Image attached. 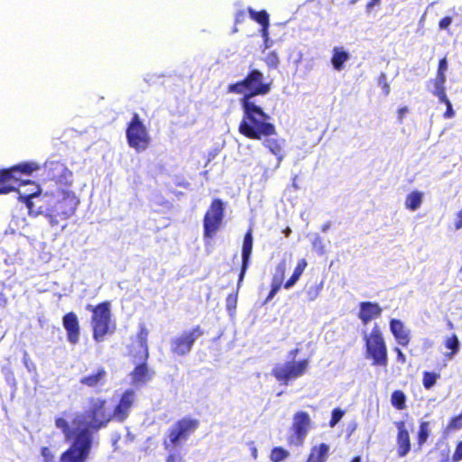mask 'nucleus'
Instances as JSON below:
<instances>
[{
    "label": "nucleus",
    "mask_w": 462,
    "mask_h": 462,
    "mask_svg": "<svg viewBox=\"0 0 462 462\" xmlns=\"http://www.w3.org/2000/svg\"><path fill=\"white\" fill-rule=\"evenodd\" d=\"M452 23V17L450 16H445L443 17L439 23V29L441 30H444V29H447Z\"/></svg>",
    "instance_id": "49"
},
{
    "label": "nucleus",
    "mask_w": 462,
    "mask_h": 462,
    "mask_svg": "<svg viewBox=\"0 0 462 462\" xmlns=\"http://www.w3.org/2000/svg\"><path fill=\"white\" fill-rule=\"evenodd\" d=\"M242 118L238 125V132L250 140H262L276 134L275 125L270 122V116L256 101H239Z\"/></svg>",
    "instance_id": "1"
},
{
    "label": "nucleus",
    "mask_w": 462,
    "mask_h": 462,
    "mask_svg": "<svg viewBox=\"0 0 462 462\" xmlns=\"http://www.w3.org/2000/svg\"><path fill=\"white\" fill-rule=\"evenodd\" d=\"M245 12L244 10H240L236 14L235 16V23L238 24L245 21Z\"/></svg>",
    "instance_id": "50"
},
{
    "label": "nucleus",
    "mask_w": 462,
    "mask_h": 462,
    "mask_svg": "<svg viewBox=\"0 0 462 462\" xmlns=\"http://www.w3.org/2000/svg\"><path fill=\"white\" fill-rule=\"evenodd\" d=\"M55 426L63 432L66 439H73V438H75V434L79 430H71L69 427V421L66 419L61 418V417H57L55 419Z\"/></svg>",
    "instance_id": "34"
},
{
    "label": "nucleus",
    "mask_w": 462,
    "mask_h": 462,
    "mask_svg": "<svg viewBox=\"0 0 462 462\" xmlns=\"http://www.w3.org/2000/svg\"><path fill=\"white\" fill-rule=\"evenodd\" d=\"M421 202L422 193L418 190H414L407 195L405 199V207L408 209L414 211L420 207Z\"/></svg>",
    "instance_id": "32"
},
{
    "label": "nucleus",
    "mask_w": 462,
    "mask_h": 462,
    "mask_svg": "<svg viewBox=\"0 0 462 462\" xmlns=\"http://www.w3.org/2000/svg\"><path fill=\"white\" fill-rule=\"evenodd\" d=\"M389 327L396 343L401 346L407 347L410 345L411 335L404 323L398 319H391Z\"/></svg>",
    "instance_id": "22"
},
{
    "label": "nucleus",
    "mask_w": 462,
    "mask_h": 462,
    "mask_svg": "<svg viewBox=\"0 0 462 462\" xmlns=\"http://www.w3.org/2000/svg\"><path fill=\"white\" fill-rule=\"evenodd\" d=\"M440 378V374L430 371H424L422 373V385L425 389H431Z\"/></svg>",
    "instance_id": "36"
},
{
    "label": "nucleus",
    "mask_w": 462,
    "mask_h": 462,
    "mask_svg": "<svg viewBox=\"0 0 462 462\" xmlns=\"http://www.w3.org/2000/svg\"><path fill=\"white\" fill-rule=\"evenodd\" d=\"M430 82L432 83L434 87L432 94L436 96L439 98V100L445 99V97H447L445 88L446 78L436 76V78L434 79H431Z\"/></svg>",
    "instance_id": "33"
},
{
    "label": "nucleus",
    "mask_w": 462,
    "mask_h": 462,
    "mask_svg": "<svg viewBox=\"0 0 462 462\" xmlns=\"http://www.w3.org/2000/svg\"><path fill=\"white\" fill-rule=\"evenodd\" d=\"M125 135L128 145L136 152L144 151L150 145L151 138L148 130L137 113L133 115L128 123Z\"/></svg>",
    "instance_id": "12"
},
{
    "label": "nucleus",
    "mask_w": 462,
    "mask_h": 462,
    "mask_svg": "<svg viewBox=\"0 0 462 462\" xmlns=\"http://www.w3.org/2000/svg\"><path fill=\"white\" fill-rule=\"evenodd\" d=\"M455 226L457 229L462 227V208L457 214V220L455 222Z\"/></svg>",
    "instance_id": "52"
},
{
    "label": "nucleus",
    "mask_w": 462,
    "mask_h": 462,
    "mask_svg": "<svg viewBox=\"0 0 462 462\" xmlns=\"http://www.w3.org/2000/svg\"><path fill=\"white\" fill-rule=\"evenodd\" d=\"M39 194H40V189H39V187L36 186L35 190L30 194H26V193H23V192L19 191V198L22 199V201H23L26 204V206L31 210L32 206V199L38 196Z\"/></svg>",
    "instance_id": "39"
},
{
    "label": "nucleus",
    "mask_w": 462,
    "mask_h": 462,
    "mask_svg": "<svg viewBox=\"0 0 462 462\" xmlns=\"http://www.w3.org/2000/svg\"><path fill=\"white\" fill-rule=\"evenodd\" d=\"M330 447L327 443H319L310 448L304 462H327L329 457Z\"/></svg>",
    "instance_id": "26"
},
{
    "label": "nucleus",
    "mask_w": 462,
    "mask_h": 462,
    "mask_svg": "<svg viewBox=\"0 0 462 462\" xmlns=\"http://www.w3.org/2000/svg\"><path fill=\"white\" fill-rule=\"evenodd\" d=\"M393 351L396 354V360H397L398 363H400V364L406 363V356L403 354V352L398 346H395L393 348Z\"/></svg>",
    "instance_id": "48"
},
{
    "label": "nucleus",
    "mask_w": 462,
    "mask_h": 462,
    "mask_svg": "<svg viewBox=\"0 0 462 462\" xmlns=\"http://www.w3.org/2000/svg\"><path fill=\"white\" fill-rule=\"evenodd\" d=\"M345 411L339 408H336L332 411L331 419L329 420V426L335 427L344 416Z\"/></svg>",
    "instance_id": "41"
},
{
    "label": "nucleus",
    "mask_w": 462,
    "mask_h": 462,
    "mask_svg": "<svg viewBox=\"0 0 462 462\" xmlns=\"http://www.w3.org/2000/svg\"><path fill=\"white\" fill-rule=\"evenodd\" d=\"M462 461V440L456 445L455 451L452 455V462Z\"/></svg>",
    "instance_id": "47"
},
{
    "label": "nucleus",
    "mask_w": 462,
    "mask_h": 462,
    "mask_svg": "<svg viewBox=\"0 0 462 462\" xmlns=\"http://www.w3.org/2000/svg\"><path fill=\"white\" fill-rule=\"evenodd\" d=\"M309 359L299 361L291 360L283 364L276 365L271 374L282 384L287 385L290 382L304 375L309 368Z\"/></svg>",
    "instance_id": "13"
},
{
    "label": "nucleus",
    "mask_w": 462,
    "mask_h": 462,
    "mask_svg": "<svg viewBox=\"0 0 462 462\" xmlns=\"http://www.w3.org/2000/svg\"><path fill=\"white\" fill-rule=\"evenodd\" d=\"M377 84L383 89L384 96L390 93V86L387 82V76L384 72H381L377 77Z\"/></svg>",
    "instance_id": "40"
},
{
    "label": "nucleus",
    "mask_w": 462,
    "mask_h": 462,
    "mask_svg": "<svg viewBox=\"0 0 462 462\" xmlns=\"http://www.w3.org/2000/svg\"><path fill=\"white\" fill-rule=\"evenodd\" d=\"M205 334L199 326H194L190 330H185L171 339V352L177 356H184L189 354L196 340Z\"/></svg>",
    "instance_id": "15"
},
{
    "label": "nucleus",
    "mask_w": 462,
    "mask_h": 462,
    "mask_svg": "<svg viewBox=\"0 0 462 462\" xmlns=\"http://www.w3.org/2000/svg\"><path fill=\"white\" fill-rule=\"evenodd\" d=\"M251 455H252V457H253L254 459H256V458H257L258 451H257L256 447H254H254H252V448H251Z\"/></svg>",
    "instance_id": "54"
},
{
    "label": "nucleus",
    "mask_w": 462,
    "mask_h": 462,
    "mask_svg": "<svg viewBox=\"0 0 462 462\" xmlns=\"http://www.w3.org/2000/svg\"><path fill=\"white\" fill-rule=\"evenodd\" d=\"M383 309L377 302L374 301H362L359 303V310L357 313L358 319L362 324L367 325L374 319L381 317Z\"/></svg>",
    "instance_id": "23"
},
{
    "label": "nucleus",
    "mask_w": 462,
    "mask_h": 462,
    "mask_svg": "<svg viewBox=\"0 0 462 462\" xmlns=\"http://www.w3.org/2000/svg\"><path fill=\"white\" fill-rule=\"evenodd\" d=\"M247 12L250 17L261 25V35L264 42H267L269 39L270 25L269 14L265 10L255 11L252 7H248Z\"/></svg>",
    "instance_id": "25"
},
{
    "label": "nucleus",
    "mask_w": 462,
    "mask_h": 462,
    "mask_svg": "<svg viewBox=\"0 0 462 462\" xmlns=\"http://www.w3.org/2000/svg\"><path fill=\"white\" fill-rule=\"evenodd\" d=\"M307 265L308 263L306 259L302 258L299 260L291 276L284 282L286 263L285 261H281L276 265L275 273L272 277V282L283 285L284 289H290L300 280Z\"/></svg>",
    "instance_id": "18"
},
{
    "label": "nucleus",
    "mask_w": 462,
    "mask_h": 462,
    "mask_svg": "<svg viewBox=\"0 0 462 462\" xmlns=\"http://www.w3.org/2000/svg\"><path fill=\"white\" fill-rule=\"evenodd\" d=\"M448 69V60L447 58L444 57L439 60L438 64L437 75L438 77L446 78V71Z\"/></svg>",
    "instance_id": "44"
},
{
    "label": "nucleus",
    "mask_w": 462,
    "mask_h": 462,
    "mask_svg": "<svg viewBox=\"0 0 462 462\" xmlns=\"http://www.w3.org/2000/svg\"><path fill=\"white\" fill-rule=\"evenodd\" d=\"M430 423L427 420H422L419 424L418 431L416 434V451L420 450L427 442L430 434Z\"/></svg>",
    "instance_id": "29"
},
{
    "label": "nucleus",
    "mask_w": 462,
    "mask_h": 462,
    "mask_svg": "<svg viewBox=\"0 0 462 462\" xmlns=\"http://www.w3.org/2000/svg\"><path fill=\"white\" fill-rule=\"evenodd\" d=\"M41 454L43 457V462H56L55 455L49 447H42Z\"/></svg>",
    "instance_id": "42"
},
{
    "label": "nucleus",
    "mask_w": 462,
    "mask_h": 462,
    "mask_svg": "<svg viewBox=\"0 0 462 462\" xmlns=\"http://www.w3.org/2000/svg\"><path fill=\"white\" fill-rule=\"evenodd\" d=\"M62 326L67 334L68 342L72 345H78L80 340V324L77 314L69 311L62 317Z\"/></svg>",
    "instance_id": "19"
},
{
    "label": "nucleus",
    "mask_w": 462,
    "mask_h": 462,
    "mask_svg": "<svg viewBox=\"0 0 462 462\" xmlns=\"http://www.w3.org/2000/svg\"><path fill=\"white\" fill-rule=\"evenodd\" d=\"M253 232L252 229H248L243 239L242 245V263L238 275L237 288L240 287L244 281L245 275L250 264V259L253 252Z\"/></svg>",
    "instance_id": "21"
},
{
    "label": "nucleus",
    "mask_w": 462,
    "mask_h": 462,
    "mask_svg": "<svg viewBox=\"0 0 462 462\" xmlns=\"http://www.w3.org/2000/svg\"><path fill=\"white\" fill-rule=\"evenodd\" d=\"M440 103H444L447 106L446 111L444 112V118L448 119L452 118L455 116V112L452 108V104L450 100L448 98V97H445V99H439Z\"/></svg>",
    "instance_id": "43"
},
{
    "label": "nucleus",
    "mask_w": 462,
    "mask_h": 462,
    "mask_svg": "<svg viewBox=\"0 0 462 462\" xmlns=\"http://www.w3.org/2000/svg\"><path fill=\"white\" fill-rule=\"evenodd\" d=\"M323 288V282H308L305 285L304 292L306 295V298L309 301L315 300L319 295L320 294V291Z\"/></svg>",
    "instance_id": "31"
},
{
    "label": "nucleus",
    "mask_w": 462,
    "mask_h": 462,
    "mask_svg": "<svg viewBox=\"0 0 462 462\" xmlns=\"http://www.w3.org/2000/svg\"><path fill=\"white\" fill-rule=\"evenodd\" d=\"M136 392L133 388L125 389L119 396V399L111 412L113 420L117 422L125 421L130 416L131 411L136 403Z\"/></svg>",
    "instance_id": "17"
},
{
    "label": "nucleus",
    "mask_w": 462,
    "mask_h": 462,
    "mask_svg": "<svg viewBox=\"0 0 462 462\" xmlns=\"http://www.w3.org/2000/svg\"><path fill=\"white\" fill-rule=\"evenodd\" d=\"M350 462H361V457L360 456H356L354 457Z\"/></svg>",
    "instance_id": "55"
},
{
    "label": "nucleus",
    "mask_w": 462,
    "mask_h": 462,
    "mask_svg": "<svg viewBox=\"0 0 462 462\" xmlns=\"http://www.w3.org/2000/svg\"><path fill=\"white\" fill-rule=\"evenodd\" d=\"M181 461H182V457L179 454L171 453V454H169L166 457V462H181Z\"/></svg>",
    "instance_id": "51"
},
{
    "label": "nucleus",
    "mask_w": 462,
    "mask_h": 462,
    "mask_svg": "<svg viewBox=\"0 0 462 462\" xmlns=\"http://www.w3.org/2000/svg\"><path fill=\"white\" fill-rule=\"evenodd\" d=\"M224 218V204L220 199H214L203 218L204 237H212L220 228Z\"/></svg>",
    "instance_id": "16"
},
{
    "label": "nucleus",
    "mask_w": 462,
    "mask_h": 462,
    "mask_svg": "<svg viewBox=\"0 0 462 462\" xmlns=\"http://www.w3.org/2000/svg\"><path fill=\"white\" fill-rule=\"evenodd\" d=\"M408 111L407 107H401L398 109L399 119L402 120L404 114Z\"/></svg>",
    "instance_id": "53"
},
{
    "label": "nucleus",
    "mask_w": 462,
    "mask_h": 462,
    "mask_svg": "<svg viewBox=\"0 0 462 462\" xmlns=\"http://www.w3.org/2000/svg\"><path fill=\"white\" fill-rule=\"evenodd\" d=\"M350 58V55L343 47H335L332 51L331 63L333 68L340 71L344 69V64Z\"/></svg>",
    "instance_id": "28"
},
{
    "label": "nucleus",
    "mask_w": 462,
    "mask_h": 462,
    "mask_svg": "<svg viewBox=\"0 0 462 462\" xmlns=\"http://www.w3.org/2000/svg\"><path fill=\"white\" fill-rule=\"evenodd\" d=\"M44 183L49 187H55L54 190L68 189L72 185L73 173L59 160H47L43 164Z\"/></svg>",
    "instance_id": "8"
},
{
    "label": "nucleus",
    "mask_w": 462,
    "mask_h": 462,
    "mask_svg": "<svg viewBox=\"0 0 462 462\" xmlns=\"http://www.w3.org/2000/svg\"><path fill=\"white\" fill-rule=\"evenodd\" d=\"M236 302H237V294L236 293L228 294L226 299L227 310L228 311L235 310V309L236 307Z\"/></svg>",
    "instance_id": "45"
},
{
    "label": "nucleus",
    "mask_w": 462,
    "mask_h": 462,
    "mask_svg": "<svg viewBox=\"0 0 462 462\" xmlns=\"http://www.w3.org/2000/svg\"><path fill=\"white\" fill-rule=\"evenodd\" d=\"M263 61L269 69H276L280 64V59L274 51L268 52Z\"/></svg>",
    "instance_id": "38"
},
{
    "label": "nucleus",
    "mask_w": 462,
    "mask_h": 462,
    "mask_svg": "<svg viewBox=\"0 0 462 462\" xmlns=\"http://www.w3.org/2000/svg\"><path fill=\"white\" fill-rule=\"evenodd\" d=\"M107 372L105 367L99 366L92 373L82 376L79 379L80 384L88 388H99L105 385L106 382Z\"/></svg>",
    "instance_id": "24"
},
{
    "label": "nucleus",
    "mask_w": 462,
    "mask_h": 462,
    "mask_svg": "<svg viewBox=\"0 0 462 462\" xmlns=\"http://www.w3.org/2000/svg\"><path fill=\"white\" fill-rule=\"evenodd\" d=\"M397 429L396 434V454L399 457H404L411 450V439L410 432L406 428L404 420L394 423Z\"/></svg>",
    "instance_id": "20"
},
{
    "label": "nucleus",
    "mask_w": 462,
    "mask_h": 462,
    "mask_svg": "<svg viewBox=\"0 0 462 462\" xmlns=\"http://www.w3.org/2000/svg\"><path fill=\"white\" fill-rule=\"evenodd\" d=\"M272 89V82L266 81L263 73L255 68L250 69L240 80L227 86L226 92L242 95L239 101H255L257 96H264Z\"/></svg>",
    "instance_id": "3"
},
{
    "label": "nucleus",
    "mask_w": 462,
    "mask_h": 462,
    "mask_svg": "<svg viewBox=\"0 0 462 462\" xmlns=\"http://www.w3.org/2000/svg\"><path fill=\"white\" fill-rule=\"evenodd\" d=\"M92 445V436L88 429H79L69 448L60 457V462H86Z\"/></svg>",
    "instance_id": "11"
},
{
    "label": "nucleus",
    "mask_w": 462,
    "mask_h": 462,
    "mask_svg": "<svg viewBox=\"0 0 462 462\" xmlns=\"http://www.w3.org/2000/svg\"><path fill=\"white\" fill-rule=\"evenodd\" d=\"M38 168L36 163L23 162L7 169L0 170V194H6L15 189L16 186H20L22 183L33 184V182L30 180L23 181L21 175H30L34 171L38 170Z\"/></svg>",
    "instance_id": "10"
},
{
    "label": "nucleus",
    "mask_w": 462,
    "mask_h": 462,
    "mask_svg": "<svg viewBox=\"0 0 462 462\" xmlns=\"http://www.w3.org/2000/svg\"><path fill=\"white\" fill-rule=\"evenodd\" d=\"M51 196L47 200L46 217L51 226H61V221L70 217L76 211L79 203L75 192L70 189H63L60 190H51Z\"/></svg>",
    "instance_id": "2"
},
{
    "label": "nucleus",
    "mask_w": 462,
    "mask_h": 462,
    "mask_svg": "<svg viewBox=\"0 0 462 462\" xmlns=\"http://www.w3.org/2000/svg\"><path fill=\"white\" fill-rule=\"evenodd\" d=\"M282 287H283V285L272 282L271 290L265 299V302L270 301L277 294V292L281 290Z\"/></svg>",
    "instance_id": "46"
},
{
    "label": "nucleus",
    "mask_w": 462,
    "mask_h": 462,
    "mask_svg": "<svg viewBox=\"0 0 462 462\" xmlns=\"http://www.w3.org/2000/svg\"><path fill=\"white\" fill-rule=\"evenodd\" d=\"M391 403L396 410H404L406 408V395L401 390L393 391L391 395Z\"/></svg>",
    "instance_id": "35"
},
{
    "label": "nucleus",
    "mask_w": 462,
    "mask_h": 462,
    "mask_svg": "<svg viewBox=\"0 0 462 462\" xmlns=\"http://www.w3.org/2000/svg\"><path fill=\"white\" fill-rule=\"evenodd\" d=\"M199 419L185 416L176 420L167 430L163 439L166 449L174 448L181 445L199 429Z\"/></svg>",
    "instance_id": "7"
},
{
    "label": "nucleus",
    "mask_w": 462,
    "mask_h": 462,
    "mask_svg": "<svg viewBox=\"0 0 462 462\" xmlns=\"http://www.w3.org/2000/svg\"><path fill=\"white\" fill-rule=\"evenodd\" d=\"M311 428V420L307 411H300L294 413L291 426V433L287 437L290 447H302Z\"/></svg>",
    "instance_id": "14"
},
{
    "label": "nucleus",
    "mask_w": 462,
    "mask_h": 462,
    "mask_svg": "<svg viewBox=\"0 0 462 462\" xmlns=\"http://www.w3.org/2000/svg\"><path fill=\"white\" fill-rule=\"evenodd\" d=\"M148 335L149 330L146 328L145 324H140L138 332L136 334V340L139 344L141 350L138 353L130 352V356L133 358V362H138L134 368L130 373L132 383L134 386H141L146 384L152 379L154 374L153 370L151 369L148 365Z\"/></svg>",
    "instance_id": "4"
},
{
    "label": "nucleus",
    "mask_w": 462,
    "mask_h": 462,
    "mask_svg": "<svg viewBox=\"0 0 462 462\" xmlns=\"http://www.w3.org/2000/svg\"><path fill=\"white\" fill-rule=\"evenodd\" d=\"M264 138L265 140L263 141V145L277 158L278 164H280L285 156L283 151L284 140L268 137Z\"/></svg>",
    "instance_id": "27"
},
{
    "label": "nucleus",
    "mask_w": 462,
    "mask_h": 462,
    "mask_svg": "<svg viewBox=\"0 0 462 462\" xmlns=\"http://www.w3.org/2000/svg\"><path fill=\"white\" fill-rule=\"evenodd\" d=\"M86 310L92 313L90 325L92 337L96 342H102L106 335L113 334L115 324L111 319V303L108 300L97 305L88 304Z\"/></svg>",
    "instance_id": "6"
},
{
    "label": "nucleus",
    "mask_w": 462,
    "mask_h": 462,
    "mask_svg": "<svg viewBox=\"0 0 462 462\" xmlns=\"http://www.w3.org/2000/svg\"><path fill=\"white\" fill-rule=\"evenodd\" d=\"M364 355L372 365L386 367L388 365V348L384 336L378 324L363 333Z\"/></svg>",
    "instance_id": "5"
},
{
    "label": "nucleus",
    "mask_w": 462,
    "mask_h": 462,
    "mask_svg": "<svg viewBox=\"0 0 462 462\" xmlns=\"http://www.w3.org/2000/svg\"><path fill=\"white\" fill-rule=\"evenodd\" d=\"M298 352H299V349H298V348H295V349H293V350H291V351L290 352V356H295L298 354Z\"/></svg>",
    "instance_id": "56"
},
{
    "label": "nucleus",
    "mask_w": 462,
    "mask_h": 462,
    "mask_svg": "<svg viewBox=\"0 0 462 462\" xmlns=\"http://www.w3.org/2000/svg\"><path fill=\"white\" fill-rule=\"evenodd\" d=\"M444 346L447 349L450 350L446 354V357L451 359L456 356L460 349V342L456 334L448 337L444 341Z\"/></svg>",
    "instance_id": "30"
},
{
    "label": "nucleus",
    "mask_w": 462,
    "mask_h": 462,
    "mask_svg": "<svg viewBox=\"0 0 462 462\" xmlns=\"http://www.w3.org/2000/svg\"><path fill=\"white\" fill-rule=\"evenodd\" d=\"M85 417L88 422L83 429H88L91 434L92 431L106 428L113 420L112 414L106 407V400L101 397L88 399V408L85 411Z\"/></svg>",
    "instance_id": "9"
},
{
    "label": "nucleus",
    "mask_w": 462,
    "mask_h": 462,
    "mask_svg": "<svg viewBox=\"0 0 462 462\" xmlns=\"http://www.w3.org/2000/svg\"><path fill=\"white\" fill-rule=\"evenodd\" d=\"M290 453L282 447H274L270 453V460L273 462H282L288 458Z\"/></svg>",
    "instance_id": "37"
}]
</instances>
